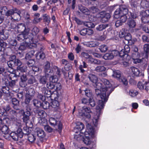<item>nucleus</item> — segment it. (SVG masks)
Masks as SVG:
<instances>
[{"label": "nucleus", "mask_w": 149, "mask_h": 149, "mask_svg": "<svg viewBox=\"0 0 149 149\" xmlns=\"http://www.w3.org/2000/svg\"><path fill=\"white\" fill-rule=\"evenodd\" d=\"M88 78L92 83L95 84L96 93L101 99L98 101L96 108L97 111L100 112L104 108V104L107 102L109 95L113 90L114 88L113 84L106 79H102L101 83H97L98 78L95 75L90 74Z\"/></svg>", "instance_id": "obj_1"}, {"label": "nucleus", "mask_w": 149, "mask_h": 149, "mask_svg": "<svg viewBox=\"0 0 149 149\" xmlns=\"http://www.w3.org/2000/svg\"><path fill=\"white\" fill-rule=\"evenodd\" d=\"M101 113L97 111L96 115H94L93 119V124L94 126L90 123H88L86 126V129L84 132V136L83 138V141L84 143L87 145H88L91 149H96V143L92 141V139L95 137L96 136V130L95 127L97 124L99 117Z\"/></svg>", "instance_id": "obj_2"}, {"label": "nucleus", "mask_w": 149, "mask_h": 149, "mask_svg": "<svg viewBox=\"0 0 149 149\" xmlns=\"http://www.w3.org/2000/svg\"><path fill=\"white\" fill-rule=\"evenodd\" d=\"M58 81L56 76H51L49 78V82L47 84V86L49 89H54L57 91L61 88V84L56 83Z\"/></svg>", "instance_id": "obj_3"}, {"label": "nucleus", "mask_w": 149, "mask_h": 149, "mask_svg": "<svg viewBox=\"0 0 149 149\" xmlns=\"http://www.w3.org/2000/svg\"><path fill=\"white\" fill-rule=\"evenodd\" d=\"M38 40L33 42L32 38H26L24 42L22 43L19 47V49L20 50H24L28 47L32 48L36 47V43Z\"/></svg>", "instance_id": "obj_4"}, {"label": "nucleus", "mask_w": 149, "mask_h": 149, "mask_svg": "<svg viewBox=\"0 0 149 149\" xmlns=\"http://www.w3.org/2000/svg\"><path fill=\"white\" fill-rule=\"evenodd\" d=\"M91 113L90 108L84 106L79 110L78 115L80 118H89L91 117Z\"/></svg>", "instance_id": "obj_5"}, {"label": "nucleus", "mask_w": 149, "mask_h": 149, "mask_svg": "<svg viewBox=\"0 0 149 149\" xmlns=\"http://www.w3.org/2000/svg\"><path fill=\"white\" fill-rule=\"evenodd\" d=\"M50 124L53 126L55 130H61L62 129V124L59 121H57L55 118H50L49 120Z\"/></svg>", "instance_id": "obj_6"}, {"label": "nucleus", "mask_w": 149, "mask_h": 149, "mask_svg": "<svg viewBox=\"0 0 149 149\" xmlns=\"http://www.w3.org/2000/svg\"><path fill=\"white\" fill-rule=\"evenodd\" d=\"M23 135L22 129L20 128H19L16 132H11V138L15 141H17L18 140L19 138H22Z\"/></svg>", "instance_id": "obj_7"}, {"label": "nucleus", "mask_w": 149, "mask_h": 149, "mask_svg": "<svg viewBox=\"0 0 149 149\" xmlns=\"http://www.w3.org/2000/svg\"><path fill=\"white\" fill-rule=\"evenodd\" d=\"M118 53V52L117 50L109 52L106 53L103 56L102 58L105 60H111L113 58L114 56H117Z\"/></svg>", "instance_id": "obj_8"}, {"label": "nucleus", "mask_w": 149, "mask_h": 149, "mask_svg": "<svg viewBox=\"0 0 149 149\" xmlns=\"http://www.w3.org/2000/svg\"><path fill=\"white\" fill-rule=\"evenodd\" d=\"M148 82L147 81H139L137 84V87L141 91L143 90L147 91L148 90Z\"/></svg>", "instance_id": "obj_9"}, {"label": "nucleus", "mask_w": 149, "mask_h": 149, "mask_svg": "<svg viewBox=\"0 0 149 149\" xmlns=\"http://www.w3.org/2000/svg\"><path fill=\"white\" fill-rule=\"evenodd\" d=\"M50 63L48 62H46L44 66V72L45 74L52 76L51 74L53 72V70L51 69Z\"/></svg>", "instance_id": "obj_10"}, {"label": "nucleus", "mask_w": 149, "mask_h": 149, "mask_svg": "<svg viewBox=\"0 0 149 149\" xmlns=\"http://www.w3.org/2000/svg\"><path fill=\"white\" fill-rule=\"evenodd\" d=\"M141 17V20L143 22H149V10L142 11L140 14Z\"/></svg>", "instance_id": "obj_11"}, {"label": "nucleus", "mask_w": 149, "mask_h": 149, "mask_svg": "<svg viewBox=\"0 0 149 149\" xmlns=\"http://www.w3.org/2000/svg\"><path fill=\"white\" fill-rule=\"evenodd\" d=\"M97 17H100L101 18V21L102 22H105L108 21L110 17V15L108 13L102 12L97 15Z\"/></svg>", "instance_id": "obj_12"}, {"label": "nucleus", "mask_w": 149, "mask_h": 149, "mask_svg": "<svg viewBox=\"0 0 149 149\" xmlns=\"http://www.w3.org/2000/svg\"><path fill=\"white\" fill-rule=\"evenodd\" d=\"M23 121L26 123L27 126L26 129L24 128V130H25L27 133H29V131L28 129H27V127L28 128H31L33 127V124L31 122H30L29 124H28V123L29 121V116L26 115H24L23 118Z\"/></svg>", "instance_id": "obj_13"}, {"label": "nucleus", "mask_w": 149, "mask_h": 149, "mask_svg": "<svg viewBox=\"0 0 149 149\" xmlns=\"http://www.w3.org/2000/svg\"><path fill=\"white\" fill-rule=\"evenodd\" d=\"M21 12L20 10L15 8V12L12 16L11 19L17 21L19 20L21 18Z\"/></svg>", "instance_id": "obj_14"}, {"label": "nucleus", "mask_w": 149, "mask_h": 149, "mask_svg": "<svg viewBox=\"0 0 149 149\" xmlns=\"http://www.w3.org/2000/svg\"><path fill=\"white\" fill-rule=\"evenodd\" d=\"M29 34V30L28 29L26 30V33H21V34H19L17 36V39L18 40L22 41L24 40H26V38H28V35Z\"/></svg>", "instance_id": "obj_15"}, {"label": "nucleus", "mask_w": 149, "mask_h": 149, "mask_svg": "<svg viewBox=\"0 0 149 149\" xmlns=\"http://www.w3.org/2000/svg\"><path fill=\"white\" fill-rule=\"evenodd\" d=\"M84 125L80 122H78L77 123L76 126L74 129V132L76 133H78V132L82 133L81 131L84 129Z\"/></svg>", "instance_id": "obj_16"}, {"label": "nucleus", "mask_w": 149, "mask_h": 149, "mask_svg": "<svg viewBox=\"0 0 149 149\" xmlns=\"http://www.w3.org/2000/svg\"><path fill=\"white\" fill-rule=\"evenodd\" d=\"M139 54L138 52H136L135 54H132V60L133 62L135 64L141 63L142 61L141 59L139 58Z\"/></svg>", "instance_id": "obj_17"}, {"label": "nucleus", "mask_w": 149, "mask_h": 149, "mask_svg": "<svg viewBox=\"0 0 149 149\" xmlns=\"http://www.w3.org/2000/svg\"><path fill=\"white\" fill-rule=\"evenodd\" d=\"M84 46L89 47H95L99 45V43L96 41L84 42L82 43Z\"/></svg>", "instance_id": "obj_18"}, {"label": "nucleus", "mask_w": 149, "mask_h": 149, "mask_svg": "<svg viewBox=\"0 0 149 149\" xmlns=\"http://www.w3.org/2000/svg\"><path fill=\"white\" fill-rule=\"evenodd\" d=\"M0 35L1 38L3 40H6L9 36V31L5 29L0 30Z\"/></svg>", "instance_id": "obj_19"}, {"label": "nucleus", "mask_w": 149, "mask_h": 149, "mask_svg": "<svg viewBox=\"0 0 149 149\" xmlns=\"http://www.w3.org/2000/svg\"><path fill=\"white\" fill-rule=\"evenodd\" d=\"M131 73L133 76L138 77L139 76L140 71L139 69L134 67L131 68Z\"/></svg>", "instance_id": "obj_20"}, {"label": "nucleus", "mask_w": 149, "mask_h": 149, "mask_svg": "<svg viewBox=\"0 0 149 149\" xmlns=\"http://www.w3.org/2000/svg\"><path fill=\"white\" fill-rule=\"evenodd\" d=\"M17 28L18 29L17 31L19 33H26V30L28 29L29 33V29L28 28H26L25 26L23 24H20L18 25Z\"/></svg>", "instance_id": "obj_21"}, {"label": "nucleus", "mask_w": 149, "mask_h": 149, "mask_svg": "<svg viewBox=\"0 0 149 149\" xmlns=\"http://www.w3.org/2000/svg\"><path fill=\"white\" fill-rule=\"evenodd\" d=\"M127 24L130 29H132L135 27L136 25V23L134 20L132 19H130L127 21Z\"/></svg>", "instance_id": "obj_22"}, {"label": "nucleus", "mask_w": 149, "mask_h": 149, "mask_svg": "<svg viewBox=\"0 0 149 149\" xmlns=\"http://www.w3.org/2000/svg\"><path fill=\"white\" fill-rule=\"evenodd\" d=\"M49 75L45 74L44 76H40L39 78L40 83L43 84H45L47 81L48 78L51 77Z\"/></svg>", "instance_id": "obj_23"}, {"label": "nucleus", "mask_w": 149, "mask_h": 149, "mask_svg": "<svg viewBox=\"0 0 149 149\" xmlns=\"http://www.w3.org/2000/svg\"><path fill=\"white\" fill-rule=\"evenodd\" d=\"M79 9L80 11L84 13L86 15H88L90 14V12L89 10H88L85 7L79 5L78 6Z\"/></svg>", "instance_id": "obj_24"}, {"label": "nucleus", "mask_w": 149, "mask_h": 149, "mask_svg": "<svg viewBox=\"0 0 149 149\" xmlns=\"http://www.w3.org/2000/svg\"><path fill=\"white\" fill-rule=\"evenodd\" d=\"M21 81L19 83L20 86L22 87H24L26 86L25 82L27 80V78L26 75L23 74L21 77Z\"/></svg>", "instance_id": "obj_25"}, {"label": "nucleus", "mask_w": 149, "mask_h": 149, "mask_svg": "<svg viewBox=\"0 0 149 149\" xmlns=\"http://www.w3.org/2000/svg\"><path fill=\"white\" fill-rule=\"evenodd\" d=\"M36 132L38 136L41 138H43L45 136L44 131L41 129L39 128H37Z\"/></svg>", "instance_id": "obj_26"}, {"label": "nucleus", "mask_w": 149, "mask_h": 149, "mask_svg": "<svg viewBox=\"0 0 149 149\" xmlns=\"http://www.w3.org/2000/svg\"><path fill=\"white\" fill-rule=\"evenodd\" d=\"M15 73V74L11 73L9 74L10 79L13 81L12 83L14 84L15 83V80H17L16 75L19 76L20 74L19 72L18 74L17 71Z\"/></svg>", "instance_id": "obj_27"}, {"label": "nucleus", "mask_w": 149, "mask_h": 149, "mask_svg": "<svg viewBox=\"0 0 149 149\" xmlns=\"http://www.w3.org/2000/svg\"><path fill=\"white\" fill-rule=\"evenodd\" d=\"M139 92L136 90L134 89H130L129 91V95L131 97H134L137 96Z\"/></svg>", "instance_id": "obj_28"}, {"label": "nucleus", "mask_w": 149, "mask_h": 149, "mask_svg": "<svg viewBox=\"0 0 149 149\" xmlns=\"http://www.w3.org/2000/svg\"><path fill=\"white\" fill-rule=\"evenodd\" d=\"M122 14L120 9V6L114 12V18H118Z\"/></svg>", "instance_id": "obj_29"}, {"label": "nucleus", "mask_w": 149, "mask_h": 149, "mask_svg": "<svg viewBox=\"0 0 149 149\" xmlns=\"http://www.w3.org/2000/svg\"><path fill=\"white\" fill-rule=\"evenodd\" d=\"M37 116H39L38 118L45 117L46 116V113L43 110H38L37 111Z\"/></svg>", "instance_id": "obj_30"}, {"label": "nucleus", "mask_w": 149, "mask_h": 149, "mask_svg": "<svg viewBox=\"0 0 149 149\" xmlns=\"http://www.w3.org/2000/svg\"><path fill=\"white\" fill-rule=\"evenodd\" d=\"M119 50L120 51L119 53V52H118V54H119V55L120 56L123 57L124 58H125L126 57L128 58V59H129V58H130V56L128 55L127 53H125V52L123 50V49L121 50L119 49Z\"/></svg>", "instance_id": "obj_31"}, {"label": "nucleus", "mask_w": 149, "mask_h": 149, "mask_svg": "<svg viewBox=\"0 0 149 149\" xmlns=\"http://www.w3.org/2000/svg\"><path fill=\"white\" fill-rule=\"evenodd\" d=\"M35 52L33 50H31L27 53L25 56V58L26 60H30L33 56Z\"/></svg>", "instance_id": "obj_32"}, {"label": "nucleus", "mask_w": 149, "mask_h": 149, "mask_svg": "<svg viewBox=\"0 0 149 149\" xmlns=\"http://www.w3.org/2000/svg\"><path fill=\"white\" fill-rule=\"evenodd\" d=\"M57 100V98H55L54 100L52 102L51 106L52 108H56L59 107V104Z\"/></svg>", "instance_id": "obj_33"}, {"label": "nucleus", "mask_w": 149, "mask_h": 149, "mask_svg": "<svg viewBox=\"0 0 149 149\" xmlns=\"http://www.w3.org/2000/svg\"><path fill=\"white\" fill-rule=\"evenodd\" d=\"M108 26V24H101L98 26L96 28L97 30L99 31H101L105 29Z\"/></svg>", "instance_id": "obj_34"}, {"label": "nucleus", "mask_w": 149, "mask_h": 149, "mask_svg": "<svg viewBox=\"0 0 149 149\" xmlns=\"http://www.w3.org/2000/svg\"><path fill=\"white\" fill-rule=\"evenodd\" d=\"M112 76L115 78L118 79L121 76V72L119 70H116L113 71V74Z\"/></svg>", "instance_id": "obj_35"}, {"label": "nucleus", "mask_w": 149, "mask_h": 149, "mask_svg": "<svg viewBox=\"0 0 149 149\" xmlns=\"http://www.w3.org/2000/svg\"><path fill=\"white\" fill-rule=\"evenodd\" d=\"M106 70V68L103 66H98L95 69V71L97 72H100L104 71Z\"/></svg>", "instance_id": "obj_36"}, {"label": "nucleus", "mask_w": 149, "mask_h": 149, "mask_svg": "<svg viewBox=\"0 0 149 149\" xmlns=\"http://www.w3.org/2000/svg\"><path fill=\"white\" fill-rule=\"evenodd\" d=\"M83 64L80 65L79 66V69L82 73H83L85 72V70L84 68H87L88 66L87 64L84 61L83 62Z\"/></svg>", "instance_id": "obj_37"}, {"label": "nucleus", "mask_w": 149, "mask_h": 149, "mask_svg": "<svg viewBox=\"0 0 149 149\" xmlns=\"http://www.w3.org/2000/svg\"><path fill=\"white\" fill-rule=\"evenodd\" d=\"M1 130L2 132L4 134L5 133H7V132L10 131L9 129L6 125H4L2 127H1L0 130Z\"/></svg>", "instance_id": "obj_38"}, {"label": "nucleus", "mask_w": 149, "mask_h": 149, "mask_svg": "<svg viewBox=\"0 0 149 149\" xmlns=\"http://www.w3.org/2000/svg\"><path fill=\"white\" fill-rule=\"evenodd\" d=\"M7 9V8L6 6H4L1 8V11L0 10V24H1L3 20V17L2 15V13L3 12H5L6 10Z\"/></svg>", "instance_id": "obj_39"}, {"label": "nucleus", "mask_w": 149, "mask_h": 149, "mask_svg": "<svg viewBox=\"0 0 149 149\" xmlns=\"http://www.w3.org/2000/svg\"><path fill=\"white\" fill-rule=\"evenodd\" d=\"M119 79V81L120 82H121L123 84L125 85H126L128 84V81L126 78L124 76H121Z\"/></svg>", "instance_id": "obj_40"}, {"label": "nucleus", "mask_w": 149, "mask_h": 149, "mask_svg": "<svg viewBox=\"0 0 149 149\" xmlns=\"http://www.w3.org/2000/svg\"><path fill=\"white\" fill-rule=\"evenodd\" d=\"M120 9L122 12V15H126L128 14V10L124 6H120Z\"/></svg>", "instance_id": "obj_41"}, {"label": "nucleus", "mask_w": 149, "mask_h": 149, "mask_svg": "<svg viewBox=\"0 0 149 149\" xmlns=\"http://www.w3.org/2000/svg\"><path fill=\"white\" fill-rule=\"evenodd\" d=\"M38 123L41 125L46 124L47 122V120L45 117L39 118L38 119Z\"/></svg>", "instance_id": "obj_42"}, {"label": "nucleus", "mask_w": 149, "mask_h": 149, "mask_svg": "<svg viewBox=\"0 0 149 149\" xmlns=\"http://www.w3.org/2000/svg\"><path fill=\"white\" fill-rule=\"evenodd\" d=\"M108 49V47L105 45H102L99 48V49L101 52L103 53L106 52Z\"/></svg>", "instance_id": "obj_43"}, {"label": "nucleus", "mask_w": 149, "mask_h": 149, "mask_svg": "<svg viewBox=\"0 0 149 149\" xmlns=\"http://www.w3.org/2000/svg\"><path fill=\"white\" fill-rule=\"evenodd\" d=\"M45 54L43 53H39L36 54V57L37 59H43L45 58Z\"/></svg>", "instance_id": "obj_44"}, {"label": "nucleus", "mask_w": 149, "mask_h": 149, "mask_svg": "<svg viewBox=\"0 0 149 149\" xmlns=\"http://www.w3.org/2000/svg\"><path fill=\"white\" fill-rule=\"evenodd\" d=\"M15 12V8L13 9L9 10L6 13V15L7 16H10L11 18L12 16Z\"/></svg>", "instance_id": "obj_45"}, {"label": "nucleus", "mask_w": 149, "mask_h": 149, "mask_svg": "<svg viewBox=\"0 0 149 149\" xmlns=\"http://www.w3.org/2000/svg\"><path fill=\"white\" fill-rule=\"evenodd\" d=\"M7 45V44L6 42H3V41H0V52L4 50V48L6 47Z\"/></svg>", "instance_id": "obj_46"}, {"label": "nucleus", "mask_w": 149, "mask_h": 149, "mask_svg": "<svg viewBox=\"0 0 149 149\" xmlns=\"http://www.w3.org/2000/svg\"><path fill=\"white\" fill-rule=\"evenodd\" d=\"M119 18H120V20L123 23L126 21L127 17L126 15L122 14Z\"/></svg>", "instance_id": "obj_47"}, {"label": "nucleus", "mask_w": 149, "mask_h": 149, "mask_svg": "<svg viewBox=\"0 0 149 149\" xmlns=\"http://www.w3.org/2000/svg\"><path fill=\"white\" fill-rule=\"evenodd\" d=\"M33 104L34 106L37 107H39L41 105V103L40 102L36 99H34L33 101Z\"/></svg>", "instance_id": "obj_48"}, {"label": "nucleus", "mask_w": 149, "mask_h": 149, "mask_svg": "<svg viewBox=\"0 0 149 149\" xmlns=\"http://www.w3.org/2000/svg\"><path fill=\"white\" fill-rule=\"evenodd\" d=\"M4 137L6 139L10 140L11 139V132L10 131L7 132V133L3 134Z\"/></svg>", "instance_id": "obj_49"}, {"label": "nucleus", "mask_w": 149, "mask_h": 149, "mask_svg": "<svg viewBox=\"0 0 149 149\" xmlns=\"http://www.w3.org/2000/svg\"><path fill=\"white\" fill-rule=\"evenodd\" d=\"M26 66H20L17 67V72H19L18 71V70H19L22 72H24L26 70Z\"/></svg>", "instance_id": "obj_50"}, {"label": "nucleus", "mask_w": 149, "mask_h": 149, "mask_svg": "<svg viewBox=\"0 0 149 149\" xmlns=\"http://www.w3.org/2000/svg\"><path fill=\"white\" fill-rule=\"evenodd\" d=\"M83 133L82 132V133H79L78 132V133H76L77 134H75L74 135V138L75 139H77L78 141H80L81 139H82L83 137L80 134V133Z\"/></svg>", "instance_id": "obj_51"}, {"label": "nucleus", "mask_w": 149, "mask_h": 149, "mask_svg": "<svg viewBox=\"0 0 149 149\" xmlns=\"http://www.w3.org/2000/svg\"><path fill=\"white\" fill-rule=\"evenodd\" d=\"M43 20L44 22H47L48 24L50 22V18L46 14H45L43 15Z\"/></svg>", "instance_id": "obj_52"}, {"label": "nucleus", "mask_w": 149, "mask_h": 149, "mask_svg": "<svg viewBox=\"0 0 149 149\" xmlns=\"http://www.w3.org/2000/svg\"><path fill=\"white\" fill-rule=\"evenodd\" d=\"M28 139L30 142L32 143L35 141L36 138L33 135L30 134L29 135Z\"/></svg>", "instance_id": "obj_53"}, {"label": "nucleus", "mask_w": 149, "mask_h": 149, "mask_svg": "<svg viewBox=\"0 0 149 149\" xmlns=\"http://www.w3.org/2000/svg\"><path fill=\"white\" fill-rule=\"evenodd\" d=\"M38 38V39H37L36 40H35L34 41L32 40V41H33V42H34L35 41H36L38 40L37 42L36 43V44L38 41V40H45V38L43 36H41V35H40V36H36L35 38ZM32 40H33V39L32 38Z\"/></svg>", "instance_id": "obj_54"}, {"label": "nucleus", "mask_w": 149, "mask_h": 149, "mask_svg": "<svg viewBox=\"0 0 149 149\" xmlns=\"http://www.w3.org/2000/svg\"><path fill=\"white\" fill-rule=\"evenodd\" d=\"M44 129L45 131L48 132H51L53 131V129L48 125L45 126Z\"/></svg>", "instance_id": "obj_55"}, {"label": "nucleus", "mask_w": 149, "mask_h": 149, "mask_svg": "<svg viewBox=\"0 0 149 149\" xmlns=\"http://www.w3.org/2000/svg\"><path fill=\"white\" fill-rule=\"evenodd\" d=\"M31 100V96L26 94V95L25 102L26 104H29Z\"/></svg>", "instance_id": "obj_56"}, {"label": "nucleus", "mask_w": 149, "mask_h": 149, "mask_svg": "<svg viewBox=\"0 0 149 149\" xmlns=\"http://www.w3.org/2000/svg\"><path fill=\"white\" fill-rule=\"evenodd\" d=\"M42 107L43 109H48L49 107V103L46 101L42 103Z\"/></svg>", "instance_id": "obj_57"}, {"label": "nucleus", "mask_w": 149, "mask_h": 149, "mask_svg": "<svg viewBox=\"0 0 149 149\" xmlns=\"http://www.w3.org/2000/svg\"><path fill=\"white\" fill-rule=\"evenodd\" d=\"M144 51L147 54L149 52V45L148 44H145L144 45Z\"/></svg>", "instance_id": "obj_58"}, {"label": "nucleus", "mask_w": 149, "mask_h": 149, "mask_svg": "<svg viewBox=\"0 0 149 149\" xmlns=\"http://www.w3.org/2000/svg\"><path fill=\"white\" fill-rule=\"evenodd\" d=\"M15 65H17L18 67L22 65V62L18 59H16L15 60L14 62Z\"/></svg>", "instance_id": "obj_59"}, {"label": "nucleus", "mask_w": 149, "mask_h": 149, "mask_svg": "<svg viewBox=\"0 0 149 149\" xmlns=\"http://www.w3.org/2000/svg\"><path fill=\"white\" fill-rule=\"evenodd\" d=\"M35 91L33 89L31 88L29 89L28 91V95H30L31 96H33L35 94Z\"/></svg>", "instance_id": "obj_60"}, {"label": "nucleus", "mask_w": 149, "mask_h": 149, "mask_svg": "<svg viewBox=\"0 0 149 149\" xmlns=\"http://www.w3.org/2000/svg\"><path fill=\"white\" fill-rule=\"evenodd\" d=\"M89 11H91V12H92L93 13H95L98 12V10L96 7H93L91 8L90 10Z\"/></svg>", "instance_id": "obj_61"}, {"label": "nucleus", "mask_w": 149, "mask_h": 149, "mask_svg": "<svg viewBox=\"0 0 149 149\" xmlns=\"http://www.w3.org/2000/svg\"><path fill=\"white\" fill-rule=\"evenodd\" d=\"M125 39L128 41L132 39V36L130 33H127L125 36Z\"/></svg>", "instance_id": "obj_62"}, {"label": "nucleus", "mask_w": 149, "mask_h": 149, "mask_svg": "<svg viewBox=\"0 0 149 149\" xmlns=\"http://www.w3.org/2000/svg\"><path fill=\"white\" fill-rule=\"evenodd\" d=\"M86 26L89 28H93L95 26L94 24L90 22H87L86 24Z\"/></svg>", "instance_id": "obj_63"}, {"label": "nucleus", "mask_w": 149, "mask_h": 149, "mask_svg": "<svg viewBox=\"0 0 149 149\" xmlns=\"http://www.w3.org/2000/svg\"><path fill=\"white\" fill-rule=\"evenodd\" d=\"M12 102L13 104L15 105H17L19 104V101L15 98H13L12 99Z\"/></svg>", "instance_id": "obj_64"}]
</instances>
